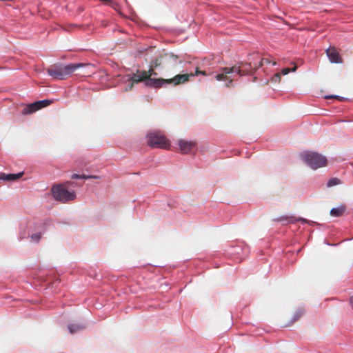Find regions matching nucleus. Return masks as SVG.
<instances>
[{"label":"nucleus","instance_id":"10","mask_svg":"<svg viewBox=\"0 0 353 353\" xmlns=\"http://www.w3.org/2000/svg\"><path fill=\"white\" fill-rule=\"evenodd\" d=\"M326 54L332 63H342V58L339 54L338 50L334 48L330 47L326 50Z\"/></svg>","mask_w":353,"mask_h":353},{"label":"nucleus","instance_id":"7","mask_svg":"<svg viewBox=\"0 0 353 353\" xmlns=\"http://www.w3.org/2000/svg\"><path fill=\"white\" fill-rule=\"evenodd\" d=\"M152 75H157V72H152V70H149L148 71L137 70L136 73H134L132 77L130 78L128 84V88H126L125 90H131L133 87V83H139L143 81H145V84L146 86L153 87V85H148L149 80L154 79L151 78Z\"/></svg>","mask_w":353,"mask_h":353},{"label":"nucleus","instance_id":"4","mask_svg":"<svg viewBox=\"0 0 353 353\" xmlns=\"http://www.w3.org/2000/svg\"><path fill=\"white\" fill-rule=\"evenodd\" d=\"M194 76L193 73L177 74L173 78L165 79L163 78H158L150 79L148 82V85H153V88H159L163 86L165 84L173 83L174 85L183 83L189 81V77Z\"/></svg>","mask_w":353,"mask_h":353},{"label":"nucleus","instance_id":"17","mask_svg":"<svg viewBox=\"0 0 353 353\" xmlns=\"http://www.w3.org/2000/svg\"><path fill=\"white\" fill-rule=\"evenodd\" d=\"M304 314V311L303 310H297L294 316H293V322L298 321Z\"/></svg>","mask_w":353,"mask_h":353},{"label":"nucleus","instance_id":"27","mask_svg":"<svg viewBox=\"0 0 353 353\" xmlns=\"http://www.w3.org/2000/svg\"><path fill=\"white\" fill-rule=\"evenodd\" d=\"M300 221H303V222H305V219H300Z\"/></svg>","mask_w":353,"mask_h":353},{"label":"nucleus","instance_id":"21","mask_svg":"<svg viewBox=\"0 0 353 353\" xmlns=\"http://www.w3.org/2000/svg\"><path fill=\"white\" fill-rule=\"evenodd\" d=\"M41 233H36L31 235L30 238L32 241L38 242L41 239Z\"/></svg>","mask_w":353,"mask_h":353},{"label":"nucleus","instance_id":"13","mask_svg":"<svg viewBox=\"0 0 353 353\" xmlns=\"http://www.w3.org/2000/svg\"><path fill=\"white\" fill-rule=\"evenodd\" d=\"M346 207L344 205H341L336 208H334L330 210V214L332 216L339 217L342 216L345 212Z\"/></svg>","mask_w":353,"mask_h":353},{"label":"nucleus","instance_id":"3","mask_svg":"<svg viewBox=\"0 0 353 353\" xmlns=\"http://www.w3.org/2000/svg\"><path fill=\"white\" fill-rule=\"evenodd\" d=\"M302 160L312 169L318 168L327 165V161L325 157L313 152H305L301 154Z\"/></svg>","mask_w":353,"mask_h":353},{"label":"nucleus","instance_id":"19","mask_svg":"<svg viewBox=\"0 0 353 353\" xmlns=\"http://www.w3.org/2000/svg\"><path fill=\"white\" fill-rule=\"evenodd\" d=\"M281 80L280 73H276L271 79V81L274 83H279Z\"/></svg>","mask_w":353,"mask_h":353},{"label":"nucleus","instance_id":"24","mask_svg":"<svg viewBox=\"0 0 353 353\" xmlns=\"http://www.w3.org/2000/svg\"><path fill=\"white\" fill-rule=\"evenodd\" d=\"M99 177L97 176L92 175H81V179H99Z\"/></svg>","mask_w":353,"mask_h":353},{"label":"nucleus","instance_id":"5","mask_svg":"<svg viewBox=\"0 0 353 353\" xmlns=\"http://www.w3.org/2000/svg\"><path fill=\"white\" fill-rule=\"evenodd\" d=\"M51 192L54 199L61 203H67L73 201L76 197L74 192L68 191L63 184L53 185L51 189Z\"/></svg>","mask_w":353,"mask_h":353},{"label":"nucleus","instance_id":"6","mask_svg":"<svg viewBox=\"0 0 353 353\" xmlns=\"http://www.w3.org/2000/svg\"><path fill=\"white\" fill-rule=\"evenodd\" d=\"M148 144L152 148L168 149L170 142L167 138L159 132H151L148 134Z\"/></svg>","mask_w":353,"mask_h":353},{"label":"nucleus","instance_id":"16","mask_svg":"<svg viewBox=\"0 0 353 353\" xmlns=\"http://www.w3.org/2000/svg\"><path fill=\"white\" fill-rule=\"evenodd\" d=\"M341 183V181L338 178H332L330 179L327 183V186L328 188H330V187H332V186H334V185H339Z\"/></svg>","mask_w":353,"mask_h":353},{"label":"nucleus","instance_id":"1","mask_svg":"<svg viewBox=\"0 0 353 353\" xmlns=\"http://www.w3.org/2000/svg\"><path fill=\"white\" fill-rule=\"evenodd\" d=\"M257 68L258 66H253L251 63L241 62L232 67L221 68L219 73L214 74V78L219 81L226 82L225 85L230 87L237 77L246 75Z\"/></svg>","mask_w":353,"mask_h":353},{"label":"nucleus","instance_id":"12","mask_svg":"<svg viewBox=\"0 0 353 353\" xmlns=\"http://www.w3.org/2000/svg\"><path fill=\"white\" fill-rule=\"evenodd\" d=\"M23 175V172H19L17 174H5L0 173V181H16L20 179Z\"/></svg>","mask_w":353,"mask_h":353},{"label":"nucleus","instance_id":"14","mask_svg":"<svg viewBox=\"0 0 353 353\" xmlns=\"http://www.w3.org/2000/svg\"><path fill=\"white\" fill-rule=\"evenodd\" d=\"M90 66L88 68H84L81 67L79 69H82L79 73H77V75H79L81 77H88L90 76L92 73V71H90V68H92V65L90 63H88Z\"/></svg>","mask_w":353,"mask_h":353},{"label":"nucleus","instance_id":"15","mask_svg":"<svg viewBox=\"0 0 353 353\" xmlns=\"http://www.w3.org/2000/svg\"><path fill=\"white\" fill-rule=\"evenodd\" d=\"M84 328V326L80 325L71 324L68 325V330L71 334H74Z\"/></svg>","mask_w":353,"mask_h":353},{"label":"nucleus","instance_id":"2","mask_svg":"<svg viewBox=\"0 0 353 353\" xmlns=\"http://www.w3.org/2000/svg\"><path fill=\"white\" fill-rule=\"evenodd\" d=\"M89 64L70 63L68 65L54 64L47 68L48 74L55 79H65L81 67L88 68Z\"/></svg>","mask_w":353,"mask_h":353},{"label":"nucleus","instance_id":"11","mask_svg":"<svg viewBox=\"0 0 353 353\" xmlns=\"http://www.w3.org/2000/svg\"><path fill=\"white\" fill-rule=\"evenodd\" d=\"M179 145L183 154H188L195 148V143L185 140H179Z\"/></svg>","mask_w":353,"mask_h":353},{"label":"nucleus","instance_id":"28","mask_svg":"<svg viewBox=\"0 0 353 353\" xmlns=\"http://www.w3.org/2000/svg\"><path fill=\"white\" fill-rule=\"evenodd\" d=\"M272 64H273V65H276V63L274 61V62H273V63H272Z\"/></svg>","mask_w":353,"mask_h":353},{"label":"nucleus","instance_id":"18","mask_svg":"<svg viewBox=\"0 0 353 353\" xmlns=\"http://www.w3.org/2000/svg\"><path fill=\"white\" fill-rule=\"evenodd\" d=\"M297 69V66L295 65L292 68H285L281 70V74L283 75L288 74L290 72H294Z\"/></svg>","mask_w":353,"mask_h":353},{"label":"nucleus","instance_id":"22","mask_svg":"<svg viewBox=\"0 0 353 353\" xmlns=\"http://www.w3.org/2000/svg\"><path fill=\"white\" fill-rule=\"evenodd\" d=\"M325 98L327 99H338L339 101H343L345 99L343 97H339V96H337V95L325 96Z\"/></svg>","mask_w":353,"mask_h":353},{"label":"nucleus","instance_id":"20","mask_svg":"<svg viewBox=\"0 0 353 353\" xmlns=\"http://www.w3.org/2000/svg\"><path fill=\"white\" fill-rule=\"evenodd\" d=\"M288 221L289 223H293L294 221V219L293 217L290 216V217H288V216H285V217H281L279 219H277L276 221Z\"/></svg>","mask_w":353,"mask_h":353},{"label":"nucleus","instance_id":"8","mask_svg":"<svg viewBox=\"0 0 353 353\" xmlns=\"http://www.w3.org/2000/svg\"><path fill=\"white\" fill-rule=\"evenodd\" d=\"M178 59L177 56L174 55L172 53H166L163 55L160 56L159 58H157L155 60L152 61L150 65V68L149 70H152V72H155L154 70L157 67L168 63L170 61H173L174 63L176 62Z\"/></svg>","mask_w":353,"mask_h":353},{"label":"nucleus","instance_id":"26","mask_svg":"<svg viewBox=\"0 0 353 353\" xmlns=\"http://www.w3.org/2000/svg\"><path fill=\"white\" fill-rule=\"evenodd\" d=\"M81 175L74 174L72 176V179H81Z\"/></svg>","mask_w":353,"mask_h":353},{"label":"nucleus","instance_id":"23","mask_svg":"<svg viewBox=\"0 0 353 353\" xmlns=\"http://www.w3.org/2000/svg\"><path fill=\"white\" fill-rule=\"evenodd\" d=\"M200 74L203 75V76H207L208 75L205 70H200L199 68H196V70H195V73L193 74L194 76V75H198V74Z\"/></svg>","mask_w":353,"mask_h":353},{"label":"nucleus","instance_id":"25","mask_svg":"<svg viewBox=\"0 0 353 353\" xmlns=\"http://www.w3.org/2000/svg\"><path fill=\"white\" fill-rule=\"evenodd\" d=\"M265 63H270V61L268 59H261L258 68L263 66Z\"/></svg>","mask_w":353,"mask_h":353},{"label":"nucleus","instance_id":"9","mask_svg":"<svg viewBox=\"0 0 353 353\" xmlns=\"http://www.w3.org/2000/svg\"><path fill=\"white\" fill-rule=\"evenodd\" d=\"M52 103V101L46 99L28 104L23 109L22 114L24 115L32 114L43 108L48 106Z\"/></svg>","mask_w":353,"mask_h":353}]
</instances>
